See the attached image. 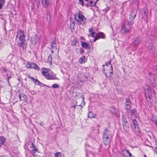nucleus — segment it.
I'll list each match as a JSON object with an SVG mask.
<instances>
[{
	"label": "nucleus",
	"instance_id": "13d9d810",
	"mask_svg": "<svg viewBox=\"0 0 157 157\" xmlns=\"http://www.w3.org/2000/svg\"><path fill=\"white\" fill-rule=\"evenodd\" d=\"M85 5L87 8L89 7V5L88 3H87L86 4H85Z\"/></svg>",
	"mask_w": 157,
	"mask_h": 157
},
{
	"label": "nucleus",
	"instance_id": "0e129e2a",
	"mask_svg": "<svg viewBox=\"0 0 157 157\" xmlns=\"http://www.w3.org/2000/svg\"><path fill=\"white\" fill-rule=\"evenodd\" d=\"M80 39H82V40H84V38H83V37H82V36H80Z\"/></svg>",
	"mask_w": 157,
	"mask_h": 157
},
{
	"label": "nucleus",
	"instance_id": "3c124183",
	"mask_svg": "<svg viewBox=\"0 0 157 157\" xmlns=\"http://www.w3.org/2000/svg\"><path fill=\"white\" fill-rule=\"evenodd\" d=\"M89 32L90 33H92V32H94L93 31V29L92 28H90L89 29Z\"/></svg>",
	"mask_w": 157,
	"mask_h": 157
},
{
	"label": "nucleus",
	"instance_id": "4be33fe9",
	"mask_svg": "<svg viewBox=\"0 0 157 157\" xmlns=\"http://www.w3.org/2000/svg\"><path fill=\"white\" fill-rule=\"evenodd\" d=\"M77 53L78 54H81L83 53L84 52V51L82 48H77L76 49Z\"/></svg>",
	"mask_w": 157,
	"mask_h": 157
},
{
	"label": "nucleus",
	"instance_id": "393cba45",
	"mask_svg": "<svg viewBox=\"0 0 157 157\" xmlns=\"http://www.w3.org/2000/svg\"><path fill=\"white\" fill-rule=\"evenodd\" d=\"M81 79H79V80L82 82H84L88 80L87 77L86 76H82V77H81Z\"/></svg>",
	"mask_w": 157,
	"mask_h": 157
},
{
	"label": "nucleus",
	"instance_id": "e2e57ef3",
	"mask_svg": "<svg viewBox=\"0 0 157 157\" xmlns=\"http://www.w3.org/2000/svg\"><path fill=\"white\" fill-rule=\"evenodd\" d=\"M128 154L130 157H131V155H132L131 154L130 152H129V154Z\"/></svg>",
	"mask_w": 157,
	"mask_h": 157
},
{
	"label": "nucleus",
	"instance_id": "f03ea898",
	"mask_svg": "<svg viewBox=\"0 0 157 157\" xmlns=\"http://www.w3.org/2000/svg\"><path fill=\"white\" fill-rule=\"evenodd\" d=\"M132 26L127 24L124 21H123L121 23V32L122 34H124L129 33L131 31Z\"/></svg>",
	"mask_w": 157,
	"mask_h": 157
},
{
	"label": "nucleus",
	"instance_id": "774afa93",
	"mask_svg": "<svg viewBox=\"0 0 157 157\" xmlns=\"http://www.w3.org/2000/svg\"><path fill=\"white\" fill-rule=\"evenodd\" d=\"M82 102H84V98L83 97L82 98Z\"/></svg>",
	"mask_w": 157,
	"mask_h": 157
},
{
	"label": "nucleus",
	"instance_id": "f704fd0d",
	"mask_svg": "<svg viewBox=\"0 0 157 157\" xmlns=\"http://www.w3.org/2000/svg\"><path fill=\"white\" fill-rule=\"evenodd\" d=\"M149 38L152 42H154V41L155 40V37L152 34H151L149 36Z\"/></svg>",
	"mask_w": 157,
	"mask_h": 157
},
{
	"label": "nucleus",
	"instance_id": "bf43d9fd",
	"mask_svg": "<svg viewBox=\"0 0 157 157\" xmlns=\"http://www.w3.org/2000/svg\"><path fill=\"white\" fill-rule=\"evenodd\" d=\"M50 58L51 60L52 59V57H51V55H49L48 56V58L49 59V58Z\"/></svg>",
	"mask_w": 157,
	"mask_h": 157
},
{
	"label": "nucleus",
	"instance_id": "338daca9",
	"mask_svg": "<svg viewBox=\"0 0 157 157\" xmlns=\"http://www.w3.org/2000/svg\"><path fill=\"white\" fill-rule=\"evenodd\" d=\"M54 50H51V52L52 54H53L54 53Z\"/></svg>",
	"mask_w": 157,
	"mask_h": 157
},
{
	"label": "nucleus",
	"instance_id": "4468645a",
	"mask_svg": "<svg viewBox=\"0 0 157 157\" xmlns=\"http://www.w3.org/2000/svg\"><path fill=\"white\" fill-rule=\"evenodd\" d=\"M18 97L19 98L20 100L21 101L26 102L27 100V97L25 94H20Z\"/></svg>",
	"mask_w": 157,
	"mask_h": 157
},
{
	"label": "nucleus",
	"instance_id": "473e14b6",
	"mask_svg": "<svg viewBox=\"0 0 157 157\" xmlns=\"http://www.w3.org/2000/svg\"><path fill=\"white\" fill-rule=\"evenodd\" d=\"M35 84L36 85H41V84H42L43 85H44L45 86H46L48 87H50L49 86H48L44 84L43 83H42L40 82L38 80V82H34Z\"/></svg>",
	"mask_w": 157,
	"mask_h": 157
},
{
	"label": "nucleus",
	"instance_id": "5fc2aeb1",
	"mask_svg": "<svg viewBox=\"0 0 157 157\" xmlns=\"http://www.w3.org/2000/svg\"><path fill=\"white\" fill-rule=\"evenodd\" d=\"M31 92V93L32 94H36V93L34 91H32Z\"/></svg>",
	"mask_w": 157,
	"mask_h": 157
},
{
	"label": "nucleus",
	"instance_id": "4c0bfd02",
	"mask_svg": "<svg viewBox=\"0 0 157 157\" xmlns=\"http://www.w3.org/2000/svg\"><path fill=\"white\" fill-rule=\"evenodd\" d=\"M32 63H27L26 64V67L27 68H32Z\"/></svg>",
	"mask_w": 157,
	"mask_h": 157
},
{
	"label": "nucleus",
	"instance_id": "a18cd8bd",
	"mask_svg": "<svg viewBox=\"0 0 157 157\" xmlns=\"http://www.w3.org/2000/svg\"><path fill=\"white\" fill-rule=\"evenodd\" d=\"M98 0H97V1H96V2H95L94 4V5H93V2L92 1H90V6L91 7H92V6H94L96 5V2H97V1H98Z\"/></svg>",
	"mask_w": 157,
	"mask_h": 157
},
{
	"label": "nucleus",
	"instance_id": "7c9ffc66",
	"mask_svg": "<svg viewBox=\"0 0 157 157\" xmlns=\"http://www.w3.org/2000/svg\"><path fill=\"white\" fill-rule=\"evenodd\" d=\"M131 105H125V108L126 110V111L128 112H129L131 110Z\"/></svg>",
	"mask_w": 157,
	"mask_h": 157
},
{
	"label": "nucleus",
	"instance_id": "f257e3e1",
	"mask_svg": "<svg viewBox=\"0 0 157 157\" xmlns=\"http://www.w3.org/2000/svg\"><path fill=\"white\" fill-rule=\"evenodd\" d=\"M25 36L24 34V32L21 29H20L17 32V35L16 36L17 39H18L17 44L21 48H22L23 49H25L26 45L25 43Z\"/></svg>",
	"mask_w": 157,
	"mask_h": 157
},
{
	"label": "nucleus",
	"instance_id": "2f4dec72",
	"mask_svg": "<svg viewBox=\"0 0 157 157\" xmlns=\"http://www.w3.org/2000/svg\"><path fill=\"white\" fill-rule=\"evenodd\" d=\"M5 2V0H0V9H2Z\"/></svg>",
	"mask_w": 157,
	"mask_h": 157
},
{
	"label": "nucleus",
	"instance_id": "ddd939ff",
	"mask_svg": "<svg viewBox=\"0 0 157 157\" xmlns=\"http://www.w3.org/2000/svg\"><path fill=\"white\" fill-rule=\"evenodd\" d=\"M51 50H56L57 47L56 44V38L54 37V40L52 41L50 43Z\"/></svg>",
	"mask_w": 157,
	"mask_h": 157
},
{
	"label": "nucleus",
	"instance_id": "680f3d73",
	"mask_svg": "<svg viewBox=\"0 0 157 157\" xmlns=\"http://www.w3.org/2000/svg\"><path fill=\"white\" fill-rule=\"evenodd\" d=\"M11 76L7 77V79L9 80V79H10L11 78Z\"/></svg>",
	"mask_w": 157,
	"mask_h": 157
},
{
	"label": "nucleus",
	"instance_id": "9d476101",
	"mask_svg": "<svg viewBox=\"0 0 157 157\" xmlns=\"http://www.w3.org/2000/svg\"><path fill=\"white\" fill-rule=\"evenodd\" d=\"M103 135L113 137V134L108 129L106 128L104 130Z\"/></svg>",
	"mask_w": 157,
	"mask_h": 157
},
{
	"label": "nucleus",
	"instance_id": "603ef678",
	"mask_svg": "<svg viewBox=\"0 0 157 157\" xmlns=\"http://www.w3.org/2000/svg\"><path fill=\"white\" fill-rule=\"evenodd\" d=\"M154 69L155 71H157V65L154 66Z\"/></svg>",
	"mask_w": 157,
	"mask_h": 157
},
{
	"label": "nucleus",
	"instance_id": "aec40b11",
	"mask_svg": "<svg viewBox=\"0 0 157 157\" xmlns=\"http://www.w3.org/2000/svg\"><path fill=\"white\" fill-rule=\"evenodd\" d=\"M32 68H33L37 71H40V69L37 65L35 63H32Z\"/></svg>",
	"mask_w": 157,
	"mask_h": 157
},
{
	"label": "nucleus",
	"instance_id": "c03bdc74",
	"mask_svg": "<svg viewBox=\"0 0 157 157\" xmlns=\"http://www.w3.org/2000/svg\"><path fill=\"white\" fill-rule=\"evenodd\" d=\"M6 74L7 77L12 76V72L9 71Z\"/></svg>",
	"mask_w": 157,
	"mask_h": 157
},
{
	"label": "nucleus",
	"instance_id": "1a4fd4ad",
	"mask_svg": "<svg viewBox=\"0 0 157 157\" xmlns=\"http://www.w3.org/2000/svg\"><path fill=\"white\" fill-rule=\"evenodd\" d=\"M141 38L139 37L136 36L134 38L133 43L134 47H137L139 44L141 43Z\"/></svg>",
	"mask_w": 157,
	"mask_h": 157
},
{
	"label": "nucleus",
	"instance_id": "79ce46f5",
	"mask_svg": "<svg viewBox=\"0 0 157 157\" xmlns=\"http://www.w3.org/2000/svg\"><path fill=\"white\" fill-rule=\"evenodd\" d=\"M61 154L60 152H57L55 154V157H61Z\"/></svg>",
	"mask_w": 157,
	"mask_h": 157
},
{
	"label": "nucleus",
	"instance_id": "bb28decb",
	"mask_svg": "<svg viewBox=\"0 0 157 157\" xmlns=\"http://www.w3.org/2000/svg\"><path fill=\"white\" fill-rule=\"evenodd\" d=\"M34 4H35L36 5L37 7L38 8L39 7V6L40 5V0H34Z\"/></svg>",
	"mask_w": 157,
	"mask_h": 157
},
{
	"label": "nucleus",
	"instance_id": "f8f14e48",
	"mask_svg": "<svg viewBox=\"0 0 157 157\" xmlns=\"http://www.w3.org/2000/svg\"><path fill=\"white\" fill-rule=\"evenodd\" d=\"M41 72L43 75L47 79L49 75L47 69L44 67L42 68L41 69Z\"/></svg>",
	"mask_w": 157,
	"mask_h": 157
},
{
	"label": "nucleus",
	"instance_id": "5701e85b",
	"mask_svg": "<svg viewBox=\"0 0 157 157\" xmlns=\"http://www.w3.org/2000/svg\"><path fill=\"white\" fill-rule=\"evenodd\" d=\"M132 103L130 101L129 98H125V105H132Z\"/></svg>",
	"mask_w": 157,
	"mask_h": 157
},
{
	"label": "nucleus",
	"instance_id": "412c9836",
	"mask_svg": "<svg viewBox=\"0 0 157 157\" xmlns=\"http://www.w3.org/2000/svg\"><path fill=\"white\" fill-rule=\"evenodd\" d=\"M85 58V56L80 58L78 60L79 62L80 63H85L86 62Z\"/></svg>",
	"mask_w": 157,
	"mask_h": 157
},
{
	"label": "nucleus",
	"instance_id": "58836bf2",
	"mask_svg": "<svg viewBox=\"0 0 157 157\" xmlns=\"http://www.w3.org/2000/svg\"><path fill=\"white\" fill-rule=\"evenodd\" d=\"M56 79V78H55V77H54L52 75H49V76L48 78L47 79Z\"/></svg>",
	"mask_w": 157,
	"mask_h": 157
},
{
	"label": "nucleus",
	"instance_id": "7ed1b4c3",
	"mask_svg": "<svg viewBox=\"0 0 157 157\" xmlns=\"http://www.w3.org/2000/svg\"><path fill=\"white\" fill-rule=\"evenodd\" d=\"M136 13L137 11L136 10L132 9L129 15V19L126 20L125 17H124L125 20L124 21L132 26L134 23V20L136 16Z\"/></svg>",
	"mask_w": 157,
	"mask_h": 157
},
{
	"label": "nucleus",
	"instance_id": "c9c22d12",
	"mask_svg": "<svg viewBox=\"0 0 157 157\" xmlns=\"http://www.w3.org/2000/svg\"><path fill=\"white\" fill-rule=\"evenodd\" d=\"M77 41V40L76 39H74L71 42V45L73 46L76 45V44Z\"/></svg>",
	"mask_w": 157,
	"mask_h": 157
},
{
	"label": "nucleus",
	"instance_id": "de8ad7c7",
	"mask_svg": "<svg viewBox=\"0 0 157 157\" xmlns=\"http://www.w3.org/2000/svg\"><path fill=\"white\" fill-rule=\"evenodd\" d=\"M91 34L92 35V36L94 37V38L96 36H97V34L95 32H92V33H91Z\"/></svg>",
	"mask_w": 157,
	"mask_h": 157
},
{
	"label": "nucleus",
	"instance_id": "b1692460",
	"mask_svg": "<svg viewBox=\"0 0 157 157\" xmlns=\"http://www.w3.org/2000/svg\"><path fill=\"white\" fill-rule=\"evenodd\" d=\"M71 104H74V105H72L71 106V107L73 108L74 109H75V107H76V106H80L81 107V108H82V106L81 105H77V102L75 101H72Z\"/></svg>",
	"mask_w": 157,
	"mask_h": 157
},
{
	"label": "nucleus",
	"instance_id": "69168bd1",
	"mask_svg": "<svg viewBox=\"0 0 157 157\" xmlns=\"http://www.w3.org/2000/svg\"><path fill=\"white\" fill-rule=\"evenodd\" d=\"M155 4L157 6V0H156L155 2Z\"/></svg>",
	"mask_w": 157,
	"mask_h": 157
},
{
	"label": "nucleus",
	"instance_id": "a19ab883",
	"mask_svg": "<svg viewBox=\"0 0 157 157\" xmlns=\"http://www.w3.org/2000/svg\"><path fill=\"white\" fill-rule=\"evenodd\" d=\"M29 78V79H32L34 82H38V79H35L33 77H31L30 76H29L28 77Z\"/></svg>",
	"mask_w": 157,
	"mask_h": 157
},
{
	"label": "nucleus",
	"instance_id": "a878e982",
	"mask_svg": "<svg viewBox=\"0 0 157 157\" xmlns=\"http://www.w3.org/2000/svg\"><path fill=\"white\" fill-rule=\"evenodd\" d=\"M133 123L134 126L135 128L139 129V127L138 126V123L137 121L134 119L133 120Z\"/></svg>",
	"mask_w": 157,
	"mask_h": 157
},
{
	"label": "nucleus",
	"instance_id": "9b49d317",
	"mask_svg": "<svg viewBox=\"0 0 157 157\" xmlns=\"http://www.w3.org/2000/svg\"><path fill=\"white\" fill-rule=\"evenodd\" d=\"M148 49L150 53L154 55L156 51V49L154 46L151 44H150L148 46Z\"/></svg>",
	"mask_w": 157,
	"mask_h": 157
},
{
	"label": "nucleus",
	"instance_id": "052dcab7",
	"mask_svg": "<svg viewBox=\"0 0 157 157\" xmlns=\"http://www.w3.org/2000/svg\"><path fill=\"white\" fill-rule=\"evenodd\" d=\"M7 82L8 83V84L9 86H10V82H9V79H7Z\"/></svg>",
	"mask_w": 157,
	"mask_h": 157
},
{
	"label": "nucleus",
	"instance_id": "6ab92c4d",
	"mask_svg": "<svg viewBox=\"0 0 157 157\" xmlns=\"http://www.w3.org/2000/svg\"><path fill=\"white\" fill-rule=\"evenodd\" d=\"M96 116V114L93 113L91 111H90L88 114L87 117L89 118H94Z\"/></svg>",
	"mask_w": 157,
	"mask_h": 157
},
{
	"label": "nucleus",
	"instance_id": "2eb2a0df",
	"mask_svg": "<svg viewBox=\"0 0 157 157\" xmlns=\"http://www.w3.org/2000/svg\"><path fill=\"white\" fill-rule=\"evenodd\" d=\"M100 38H105V35L104 33L102 32H100L97 34V36H96L94 39V41H95L96 40Z\"/></svg>",
	"mask_w": 157,
	"mask_h": 157
},
{
	"label": "nucleus",
	"instance_id": "6e6552de",
	"mask_svg": "<svg viewBox=\"0 0 157 157\" xmlns=\"http://www.w3.org/2000/svg\"><path fill=\"white\" fill-rule=\"evenodd\" d=\"M43 7L47 8L50 6L52 4V0H42Z\"/></svg>",
	"mask_w": 157,
	"mask_h": 157
},
{
	"label": "nucleus",
	"instance_id": "864d4df0",
	"mask_svg": "<svg viewBox=\"0 0 157 157\" xmlns=\"http://www.w3.org/2000/svg\"><path fill=\"white\" fill-rule=\"evenodd\" d=\"M29 9H30L31 10H33V7L32 6H29Z\"/></svg>",
	"mask_w": 157,
	"mask_h": 157
},
{
	"label": "nucleus",
	"instance_id": "20e7f679",
	"mask_svg": "<svg viewBox=\"0 0 157 157\" xmlns=\"http://www.w3.org/2000/svg\"><path fill=\"white\" fill-rule=\"evenodd\" d=\"M122 121L124 131L127 133L129 131L130 125L127 119L124 115L122 116Z\"/></svg>",
	"mask_w": 157,
	"mask_h": 157
},
{
	"label": "nucleus",
	"instance_id": "c85d7f7f",
	"mask_svg": "<svg viewBox=\"0 0 157 157\" xmlns=\"http://www.w3.org/2000/svg\"><path fill=\"white\" fill-rule=\"evenodd\" d=\"M0 69L2 71V73H3V72H4L6 73L9 71L5 67L3 66Z\"/></svg>",
	"mask_w": 157,
	"mask_h": 157
},
{
	"label": "nucleus",
	"instance_id": "a211bd4d",
	"mask_svg": "<svg viewBox=\"0 0 157 157\" xmlns=\"http://www.w3.org/2000/svg\"><path fill=\"white\" fill-rule=\"evenodd\" d=\"M103 72L104 73V74L105 75L106 77L107 78H108L109 77H111L113 75V70L111 71H110L109 72V73L108 75H107V72H105V70L104 68H103Z\"/></svg>",
	"mask_w": 157,
	"mask_h": 157
},
{
	"label": "nucleus",
	"instance_id": "4d7b16f0",
	"mask_svg": "<svg viewBox=\"0 0 157 157\" xmlns=\"http://www.w3.org/2000/svg\"><path fill=\"white\" fill-rule=\"evenodd\" d=\"M125 151L128 154H129V153L130 152L129 150L127 149H125Z\"/></svg>",
	"mask_w": 157,
	"mask_h": 157
},
{
	"label": "nucleus",
	"instance_id": "09e8293b",
	"mask_svg": "<svg viewBox=\"0 0 157 157\" xmlns=\"http://www.w3.org/2000/svg\"><path fill=\"white\" fill-rule=\"evenodd\" d=\"M79 3L80 4H81L82 6L84 5V2L82 0H79Z\"/></svg>",
	"mask_w": 157,
	"mask_h": 157
},
{
	"label": "nucleus",
	"instance_id": "6e6d98bb",
	"mask_svg": "<svg viewBox=\"0 0 157 157\" xmlns=\"http://www.w3.org/2000/svg\"><path fill=\"white\" fill-rule=\"evenodd\" d=\"M40 124L41 126H43L44 124L43 123V122H40Z\"/></svg>",
	"mask_w": 157,
	"mask_h": 157
},
{
	"label": "nucleus",
	"instance_id": "0eeeda50",
	"mask_svg": "<svg viewBox=\"0 0 157 157\" xmlns=\"http://www.w3.org/2000/svg\"><path fill=\"white\" fill-rule=\"evenodd\" d=\"M148 13V10L146 8H142L141 10V13L142 15V18L145 21H146L147 19Z\"/></svg>",
	"mask_w": 157,
	"mask_h": 157
},
{
	"label": "nucleus",
	"instance_id": "39448f33",
	"mask_svg": "<svg viewBox=\"0 0 157 157\" xmlns=\"http://www.w3.org/2000/svg\"><path fill=\"white\" fill-rule=\"evenodd\" d=\"M78 15L79 19L76 18V15L75 14L74 16L75 20H76L77 22L79 24L84 25L85 24L84 21L86 20V18L81 13L80 10L78 11Z\"/></svg>",
	"mask_w": 157,
	"mask_h": 157
},
{
	"label": "nucleus",
	"instance_id": "423d86ee",
	"mask_svg": "<svg viewBox=\"0 0 157 157\" xmlns=\"http://www.w3.org/2000/svg\"><path fill=\"white\" fill-rule=\"evenodd\" d=\"M113 137L103 135L102 139L104 144L107 146L110 144Z\"/></svg>",
	"mask_w": 157,
	"mask_h": 157
},
{
	"label": "nucleus",
	"instance_id": "49530a36",
	"mask_svg": "<svg viewBox=\"0 0 157 157\" xmlns=\"http://www.w3.org/2000/svg\"><path fill=\"white\" fill-rule=\"evenodd\" d=\"M145 97L147 99L149 98V100H151V98L152 97V96L151 95H150L149 94L147 95L146 94H145Z\"/></svg>",
	"mask_w": 157,
	"mask_h": 157
},
{
	"label": "nucleus",
	"instance_id": "e433bc0d",
	"mask_svg": "<svg viewBox=\"0 0 157 157\" xmlns=\"http://www.w3.org/2000/svg\"><path fill=\"white\" fill-rule=\"evenodd\" d=\"M137 113L136 110V109H133L132 111H131V115H135Z\"/></svg>",
	"mask_w": 157,
	"mask_h": 157
},
{
	"label": "nucleus",
	"instance_id": "cd10ccee",
	"mask_svg": "<svg viewBox=\"0 0 157 157\" xmlns=\"http://www.w3.org/2000/svg\"><path fill=\"white\" fill-rule=\"evenodd\" d=\"M46 19L48 21H50V22L52 21L51 15L50 12H48L47 13L46 17Z\"/></svg>",
	"mask_w": 157,
	"mask_h": 157
},
{
	"label": "nucleus",
	"instance_id": "37998d69",
	"mask_svg": "<svg viewBox=\"0 0 157 157\" xmlns=\"http://www.w3.org/2000/svg\"><path fill=\"white\" fill-rule=\"evenodd\" d=\"M59 87V85L56 84H54L52 85V87L53 88H58Z\"/></svg>",
	"mask_w": 157,
	"mask_h": 157
},
{
	"label": "nucleus",
	"instance_id": "72a5a7b5",
	"mask_svg": "<svg viewBox=\"0 0 157 157\" xmlns=\"http://www.w3.org/2000/svg\"><path fill=\"white\" fill-rule=\"evenodd\" d=\"M147 103L150 107H152L153 106V104L151 100H149L147 98Z\"/></svg>",
	"mask_w": 157,
	"mask_h": 157
},
{
	"label": "nucleus",
	"instance_id": "ea45409f",
	"mask_svg": "<svg viewBox=\"0 0 157 157\" xmlns=\"http://www.w3.org/2000/svg\"><path fill=\"white\" fill-rule=\"evenodd\" d=\"M109 65H110V67L111 69V71L113 70V67L111 64V61L110 60L108 61V62L106 63V65L108 66Z\"/></svg>",
	"mask_w": 157,
	"mask_h": 157
},
{
	"label": "nucleus",
	"instance_id": "8fccbe9b",
	"mask_svg": "<svg viewBox=\"0 0 157 157\" xmlns=\"http://www.w3.org/2000/svg\"><path fill=\"white\" fill-rule=\"evenodd\" d=\"M36 151H33V150H32L30 151V153L31 154H32L33 155H34V154L36 153Z\"/></svg>",
	"mask_w": 157,
	"mask_h": 157
},
{
	"label": "nucleus",
	"instance_id": "c756f323",
	"mask_svg": "<svg viewBox=\"0 0 157 157\" xmlns=\"http://www.w3.org/2000/svg\"><path fill=\"white\" fill-rule=\"evenodd\" d=\"M30 148H33V151H37L38 150V149L37 148V147L35 145H34L33 143H32L31 146L30 147Z\"/></svg>",
	"mask_w": 157,
	"mask_h": 157
},
{
	"label": "nucleus",
	"instance_id": "f3484780",
	"mask_svg": "<svg viewBox=\"0 0 157 157\" xmlns=\"http://www.w3.org/2000/svg\"><path fill=\"white\" fill-rule=\"evenodd\" d=\"M0 147L6 142V139L3 136H0Z\"/></svg>",
	"mask_w": 157,
	"mask_h": 157
},
{
	"label": "nucleus",
	"instance_id": "dca6fc26",
	"mask_svg": "<svg viewBox=\"0 0 157 157\" xmlns=\"http://www.w3.org/2000/svg\"><path fill=\"white\" fill-rule=\"evenodd\" d=\"M81 45L83 48L86 49H89L90 48V44L85 42H81Z\"/></svg>",
	"mask_w": 157,
	"mask_h": 157
}]
</instances>
